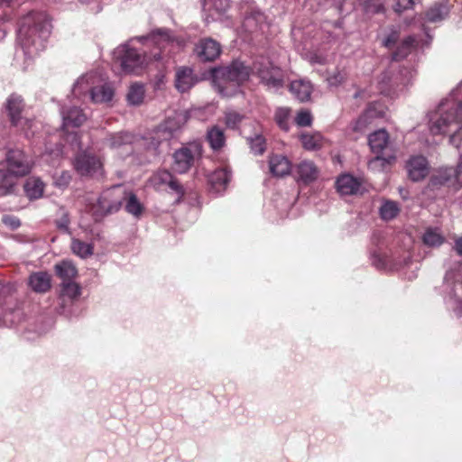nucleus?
<instances>
[{
  "label": "nucleus",
  "mask_w": 462,
  "mask_h": 462,
  "mask_svg": "<svg viewBox=\"0 0 462 462\" xmlns=\"http://www.w3.org/2000/svg\"><path fill=\"white\" fill-rule=\"evenodd\" d=\"M12 0H0V5H7L11 2Z\"/></svg>",
  "instance_id": "nucleus-56"
},
{
  "label": "nucleus",
  "mask_w": 462,
  "mask_h": 462,
  "mask_svg": "<svg viewBox=\"0 0 462 462\" xmlns=\"http://www.w3.org/2000/svg\"><path fill=\"white\" fill-rule=\"evenodd\" d=\"M400 208L397 202L392 200L384 201L380 207V216L383 220H392L397 217Z\"/></svg>",
  "instance_id": "nucleus-39"
},
{
  "label": "nucleus",
  "mask_w": 462,
  "mask_h": 462,
  "mask_svg": "<svg viewBox=\"0 0 462 462\" xmlns=\"http://www.w3.org/2000/svg\"><path fill=\"white\" fill-rule=\"evenodd\" d=\"M61 292L63 296H67L69 299H75L80 294V288L79 284L72 281L63 282Z\"/></svg>",
  "instance_id": "nucleus-44"
},
{
  "label": "nucleus",
  "mask_w": 462,
  "mask_h": 462,
  "mask_svg": "<svg viewBox=\"0 0 462 462\" xmlns=\"http://www.w3.org/2000/svg\"><path fill=\"white\" fill-rule=\"evenodd\" d=\"M144 95V86L136 82L130 86L126 98L130 105L139 106L143 103Z\"/></svg>",
  "instance_id": "nucleus-33"
},
{
  "label": "nucleus",
  "mask_w": 462,
  "mask_h": 462,
  "mask_svg": "<svg viewBox=\"0 0 462 462\" xmlns=\"http://www.w3.org/2000/svg\"><path fill=\"white\" fill-rule=\"evenodd\" d=\"M409 177L413 181L423 180L429 173V163L424 156H412L407 162Z\"/></svg>",
  "instance_id": "nucleus-15"
},
{
  "label": "nucleus",
  "mask_w": 462,
  "mask_h": 462,
  "mask_svg": "<svg viewBox=\"0 0 462 462\" xmlns=\"http://www.w3.org/2000/svg\"><path fill=\"white\" fill-rule=\"evenodd\" d=\"M70 248L73 254L80 258H87L91 256L94 253V247L91 244L83 242L77 238H73L71 240Z\"/></svg>",
  "instance_id": "nucleus-37"
},
{
  "label": "nucleus",
  "mask_w": 462,
  "mask_h": 462,
  "mask_svg": "<svg viewBox=\"0 0 462 462\" xmlns=\"http://www.w3.org/2000/svg\"><path fill=\"white\" fill-rule=\"evenodd\" d=\"M196 82L192 69L189 68H180L175 75V87L180 92L188 91Z\"/></svg>",
  "instance_id": "nucleus-21"
},
{
  "label": "nucleus",
  "mask_w": 462,
  "mask_h": 462,
  "mask_svg": "<svg viewBox=\"0 0 462 462\" xmlns=\"http://www.w3.org/2000/svg\"><path fill=\"white\" fill-rule=\"evenodd\" d=\"M55 270L60 278L63 282L72 281L78 273L77 268L70 262L63 261L62 263L55 265Z\"/></svg>",
  "instance_id": "nucleus-34"
},
{
  "label": "nucleus",
  "mask_w": 462,
  "mask_h": 462,
  "mask_svg": "<svg viewBox=\"0 0 462 462\" xmlns=\"http://www.w3.org/2000/svg\"><path fill=\"white\" fill-rule=\"evenodd\" d=\"M125 189L122 186H115L104 191L92 207L96 218L116 212L125 199Z\"/></svg>",
  "instance_id": "nucleus-5"
},
{
  "label": "nucleus",
  "mask_w": 462,
  "mask_h": 462,
  "mask_svg": "<svg viewBox=\"0 0 462 462\" xmlns=\"http://www.w3.org/2000/svg\"><path fill=\"white\" fill-rule=\"evenodd\" d=\"M416 1L417 0H396L394 11L400 14L407 9H410L415 5Z\"/></svg>",
  "instance_id": "nucleus-50"
},
{
  "label": "nucleus",
  "mask_w": 462,
  "mask_h": 462,
  "mask_svg": "<svg viewBox=\"0 0 462 462\" xmlns=\"http://www.w3.org/2000/svg\"><path fill=\"white\" fill-rule=\"evenodd\" d=\"M385 79H386V75H383V79H382L381 84H383V83H384Z\"/></svg>",
  "instance_id": "nucleus-58"
},
{
  "label": "nucleus",
  "mask_w": 462,
  "mask_h": 462,
  "mask_svg": "<svg viewBox=\"0 0 462 462\" xmlns=\"http://www.w3.org/2000/svg\"><path fill=\"white\" fill-rule=\"evenodd\" d=\"M101 10V7L97 5V9L95 10L96 13L99 12Z\"/></svg>",
  "instance_id": "nucleus-57"
},
{
  "label": "nucleus",
  "mask_w": 462,
  "mask_h": 462,
  "mask_svg": "<svg viewBox=\"0 0 462 462\" xmlns=\"http://www.w3.org/2000/svg\"><path fill=\"white\" fill-rule=\"evenodd\" d=\"M361 187L358 179L350 174H344L337 180V191L342 195L356 194Z\"/></svg>",
  "instance_id": "nucleus-19"
},
{
  "label": "nucleus",
  "mask_w": 462,
  "mask_h": 462,
  "mask_svg": "<svg viewBox=\"0 0 462 462\" xmlns=\"http://www.w3.org/2000/svg\"><path fill=\"white\" fill-rule=\"evenodd\" d=\"M380 89H381V91H382V92L386 91L385 88H384V87H383V86L380 88Z\"/></svg>",
  "instance_id": "nucleus-60"
},
{
  "label": "nucleus",
  "mask_w": 462,
  "mask_h": 462,
  "mask_svg": "<svg viewBox=\"0 0 462 462\" xmlns=\"http://www.w3.org/2000/svg\"><path fill=\"white\" fill-rule=\"evenodd\" d=\"M445 241V237L439 228L429 227L422 236L424 245L430 247H438Z\"/></svg>",
  "instance_id": "nucleus-32"
},
{
  "label": "nucleus",
  "mask_w": 462,
  "mask_h": 462,
  "mask_svg": "<svg viewBox=\"0 0 462 462\" xmlns=\"http://www.w3.org/2000/svg\"><path fill=\"white\" fill-rule=\"evenodd\" d=\"M346 79L345 73L341 71H336L329 77H328L327 81L330 87H338L341 83H343Z\"/></svg>",
  "instance_id": "nucleus-49"
},
{
  "label": "nucleus",
  "mask_w": 462,
  "mask_h": 462,
  "mask_svg": "<svg viewBox=\"0 0 462 462\" xmlns=\"http://www.w3.org/2000/svg\"><path fill=\"white\" fill-rule=\"evenodd\" d=\"M384 0H365V7L368 13H380L383 10Z\"/></svg>",
  "instance_id": "nucleus-48"
},
{
  "label": "nucleus",
  "mask_w": 462,
  "mask_h": 462,
  "mask_svg": "<svg viewBox=\"0 0 462 462\" xmlns=\"http://www.w3.org/2000/svg\"><path fill=\"white\" fill-rule=\"evenodd\" d=\"M207 140L214 151L220 150L226 143L224 130L217 125L211 127L207 132Z\"/></svg>",
  "instance_id": "nucleus-30"
},
{
  "label": "nucleus",
  "mask_w": 462,
  "mask_h": 462,
  "mask_svg": "<svg viewBox=\"0 0 462 462\" xmlns=\"http://www.w3.org/2000/svg\"><path fill=\"white\" fill-rule=\"evenodd\" d=\"M71 176L68 171H62L59 177L55 179V184L59 187L69 185Z\"/></svg>",
  "instance_id": "nucleus-52"
},
{
  "label": "nucleus",
  "mask_w": 462,
  "mask_h": 462,
  "mask_svg": "<svg viewBox=\"0 0 462 462\" xmlns=\"http://www.w3.org/2000/svg\"><path fill=\"white\" fill-rule=\"evenodd\" d=\"M200 146L197 143L189 144L177 150L173 154V169L179 173L187 172L193 165L197 157L200 156Z\"/></svg>",
  "instance_id": "nucleus-10"
},
{
  "label": "nucleus",
  "mask_w": 462,
  "mask_h": 462,
  "mask_svg": "<svg viewBox=\"0 0 462 462\" xmlns=\"http://www.w3.org/2000/svg\"><path fill=\"white\" fill-rule=\"evenodd\" d=\"M270 171L273 175L283 177L291 172V162L282 155H274L269 161Z\"/></svg>",
  "instance_id": "nucleus-24"
},
{
  "label": "nucleus",
  "mask_w": 462,
  "mask_h": 462,
  "mask_svg": "<svg viewBox=\"0 0 462 462\" xmlns=\"http://www.w3.org/2000/svg\"><path fill=\"white\" fill-rule=\"evenodd\" d=\"M29 284L36 292H46L51 288V277L46 273H35L30 276Z\"/></svg>",
  "instance_id": "nucleus-26"
},
{
  "label": "nucleus",
  "mask_w": 462,
  "mask_h": 462,
  "mask_svg": "<svg viewBox=\"0 0 462 462\" xmlns=\"http://www.w3.org/2000/svg\"><path fill=\"white\" fill-rule=\"evenodd\" d=\"M114 96V89L109 84H103L92 88L90 90V98L94 103L109 102Z\"/></svg>",
  "instance_id": "nucleus-27"
},
{
  "label": "nucleus",
  "mask_w": 462,
  "mask_h": 462,
  "mask_svg": "<svg viewBox=\"0 0 462 462\" xmlns=\"http://www.w3.org/2000/svg\"><path fill=\"white\" fill-rule=\"evenodd\" d=\"M372 112L370 110L365 111L361 115L353 125V130L356 132H363L367 125L370 124L372 119Z\"/></svg>",
  "instance_id": "nucleus-45"
},
{
  "label": "nucleus",
  "mask_w": 462,
  "mask_h": 462,
  "mask_svg": "<svg viewBox=\"0 0 462 462\" xmlns=\"http://www.w3.org/2000/svg\"><path fill=\"white\" fill-rule=\"evenodd\" d=\"M298 180L305 184L314 181L319 175V170L310 161H303L297 165Z\"/></svg>",
  "instance_id": "nucleus-23"
},
{
  "label": "nucleus",
  "mask_w": 462,
  "mask_h": 462,
  "mask_svg": "<svg viewBox=\"0 0 462 462\" xmlns=\"http://www.w3.org/2000/svg\"><path fill=\"white\" fill-rule=\"evenodd\" d=\"M249 11H246L242 28L245 32L249 33L256 32L265 26L264 14L254 6H250Z\"/></svg>",
  "instance_id": "nucleus-14"
},
{
  "label": "nucleus",
  "mask_w": 462,
  "mask_h": 462,
  "mask_svg": "<svg viewBox=\"0 0 462 462\" xmlns=\"http://www.w3.org/2000/svg\"><path fill=\"white\" fill-rule=\"evenodd\" d=\"M229 6V0H203V11L207 14L206 21L217 20Z\"/></svg>",
  "instance_id": "nucleus-17"
},
{
  "label": "nucleus",
  "mask_w": 462,
  "mask_h": 462,
  "mask_svg": "<svg viewBox=\"0 0 462 462\" xmlns=\"http://www.w3.org/2000/svg\"><path fill=\"white\" fill-rule=\"evenodd\" d=\"M62 155V147L60 144H56L53 149L48 150L43 152L42 160L47 163L55 165L59 162Z\"/></svg>",
  "instance_id": "nucleus-41"
},
{
  "label": "nucleus",
  "mask_w": 462,
  "mask_h": 462,
  "mask_svg": "<svg viewBox=\"0 0 462 462\" xmlns=\"http://www.w3.org/2000/svg\"><path fill=\"white\" fill-rule=\"evenodd\" d=\"M247 142L252 152L255 155H261L266 150V140L260 134H255L254 136L248 137Z\"/></svg>",
  "instance_id": "nucleus-40"
},
{
  "label": "nucleus",
  "mask_w": 462,
  "mask_h": 462,
  "mask_svg": "<svg viewBox=\"0 0 462 462\" xmlns=\"http://www.w3.org/2000/svg\"><path fill=\"white\" fill-rule=\"evenodd\" d=\"M154 46V50L149 55L139 52L128 43L120 45L114 51V59L119 61L121 69L125 73L138 74L148 60H160L163 58L166 49L174 43L171 32L168 29H157L147 37H143Z\"/></svg>",
  "instance_id": "nucleus-1"
},
{
  "label": "nucleus",
  "mask_w": 462,
  "mask_h": 462,
  "mask_svg": "<svg viewBox=\"0 0 462 462\" xmlns=\"http://www.w3.org/2000/svg\"><path fill=\"white\" fill-rule=\"evenodd\" d=\"M313 87L310 81L305 79L294 80L290 84V91L300 102L310 100Z\"/></svg>",
  "instance_id": "nucleus-22"
},
{
  "label": "nucleus",
  "mask_w": 462,
  "mask_h": 462,
  "mask_svg": "<svg viewBox=\"0 0 462 462\" xmlns=\"http://www.w3.org/2000/svg\"><path fill=\"white\" fill-rule=\"evenodd\" d=\"M195 51L201 60L212 61L219 56L221 47L217 41L211 38H206L199 41Z\"/></svg>",
  "instance_id": "nucleus-13"
},
{
  "label": "nucleus",
  "mask_w": 462,
  "mask_h": 462,
  "mask_svg": "<svg viewBox=\"0 0 462 462\" xmlns=\"http://www.w3.org/2000/svg\"><path fill=\"white\" fill-rule=\"evenodd\" d=\"M399 34L397 32H392L383 41V44L386 48H392L397 42Z\"/></svg>",
  "instance_id": "nucleus-53"
},
{
  "label": "nucleus",
  "mask_w": 462,
  "mask_h": 462,
  "mask_svg": "<svg viewBox=\"0 0 462 462\" xmlns=\"http://www.w3.org/2000/svg\"><path fill=\"white\" fill-rule=\"evenodd\" d=\"M152 181L157 188H161L163 185H168L169 188L176 191L177 194L180 196L184 194L182 186L172 177L169 171H159L152 176Z\"/></svg>",
  "instance_id": "nucleus-18"
},
{
  "label": "nucleus",
  "mask_w": 462,
  "mask_h": 462,
  "mask_svg": "<svg viewBox=\"0 0 462 462\" xmlns=\"http://www.w3.org/2000/svg\"><path fill=\"white\" fill-rule=\"evenodd\" d=\"M134 136L128 132H118L107 134L104 140V144L113 150L120 149L123 146L131 144Z\"/></svg>",
  "instance_id": "nucleus-20"
},
{
  "label": "nucleus",
  "mask_w": 462,
  "mask_h": 462,
  "mask_svg": "<svg viewBox=\"0 0 462 462\" xmlns=\"http://www.w3.org/2000/svg\"><path fill=\"white\" fill-rule=\"evenodd\" d=\"M455 250L457 254L462 255V237H459L455 242Z\"/></svg>",
  "instance_id": "nucleus-55"
},
{
  "label": "nucleus",
  "mask_w": 462,
  "mask_h": 462,
  "mask_svg": "<svg viewBox=\"0 0 462 462\" xmlns=\"http://www.w3.org/2000/svg\"><path fill=\"white\" fill-rule=\"evenodd\" d=\"M75 170L82 176H102L101 159L88 151L79 152L74 160Z\"/></svg>",
  "instance_id": "nucleus-8"
},
{
  "label": "nucleus",
  "mask_w": 462,
  "mask_h": 462,
  "mask_svg": "<svg viewBox=\"0 0 462 462\" xmlns=\"http://www.w3.org/2000/svg\"><path fill=\"white\" fill-rule=\"evenodd\" d=\"M90 76L87 75L78 79L74 84L72 94L77 97H80L82 95H86L88 90Z\"/></svg>",
  "instance_id": "nucleus-43"
},
{
  "label": "nucleus",
  "mask_w": 462,
  "mask_h": 462,
  "mask_svg": "<svg viewBox=\"0 0 462 462\" xmlns=\"http://www.w3.org/2000/svg\"><path fill=\"white\" fill-rule=\"evenodd\" d=\"M415 47V38L409 36L402 42L397 50L393 53V60H400L406 58Z\"/></svg>",
  "instance_id": "nucleus-36"
},
{
  "label": "nucleus",
  "mask_w": 462,
  "mask_h": 462,
  "mask_svg": "<svg viewBox=\"0 0 462 462\" xmlns=\"http://www.w3.org/2000/svg\"><path fill=\"white\" fill-rule=\"evenodd\" d=\"M3 222L6 225L11 226V228L15 229L20 226L21 223L20 220L16 217H10V216H5L3 217Z\"/></svg>",
  "instance_id": "nucleus-54"
},
{
  "label": "nucleus",
  "mask_w": 462,
  "mask_h": 462,
  "mask_svg": "<svg viewBox=\"0 0 462 462\" xmlns=\"http://www.w3.org/2000/svg\"><path fill=\"white\" fill-rule=\"evenodd\" d=\"M295 122L299 126H310L312 123V116L308 110H301L298 113Z\"/></svg>",
  "instance_id": "nucleus-47"
},
{
  "label": "nucleus",
  "mask_w": 462,
  "mask_h": 462,
  "mask_svg": "<svg viewBox=\"0 0 462 462\" xmlns=\"http://www.w3.org/2000/svg\"><path fill=\"white\" fill-rule=\"evenodd\" d=\"M60 226L67 228V224L61 223V225Z\"/></svg>",
  "instance_id": "nucleus-59"
},
{
  "label": "nucleus",
  "mask_w": 462,
  "mask_h": 462,
  "mask_svg": "<svg viewBox=\"0 0 462 462\" xmlns=\"http://www.w3.org/2000/svg\"><path fill=\"white\" fill-rule=\"evenodd\" d=\"M253 74L257 75L261 82L269 89L276 91L283 87L284 72L264 58H260L254 62Z\"/></svg>",
  "instance_id": "nucleus-6"
},
{
  "label": "nucleus",
  "mask_w": 462,
  "mask_h": 462,
  "mask_svg": "<svg viewBox=\"0 0 462 462\" xmlns=\"http://www.w3.org/2000/svg\"><path fill=\"white\" fill-rule=\"evenodd\" d=\"M23 107V98L16 94L11 95L6 100L5 108L13 125L17 126L23 124L22 112Z\"/></svg>",
  "instance_id": "nucleus-16"
},
{
  "label": "nucleus",
  "mask_w": 462,
  "mask_h": 462,
  "mask_svg": "<svg viewBox=\"0 0 462 462\" xmlns=\"http://www.w3.org/2000/svg\"><path fill=\"white\" fill-rule=\"evenodd\" d=\"M368 143L372 152L376 154V157L368 163L370 169L375 170L378 166H383L394 159V157L385 159L381 156V153L389 143V134L384 129H380L371 134L368 137Z\"/></svg>",
  "instance_id": "nucleus-7"
},
{
  "label": "nucleus",
  "mask_w": 462,
  "mask_h": 462,
  "mask_svg": "<svg viewBox=\"0 0 462 462\" xmlns=\"http://www.w3.org/2000/svg\"><path fill=\"white\" fill-rule=\"evenodd\" d=\"M448 14V7L446 4H436L426 13V21L437 23L443 20Z\"/></svg>",
  "instance_id": "nucleus-35"
},
{
  "label": "nucleus",
  "mask_w": 462,
  "mask_h": 462,
  "mask_svg": "<svg viewBox=\"0 0 462 462\" xmlns=\"http://www.w3.org/2000/svg\"><path fill=\"white\" fill-rule=\"evenodd\" d=\"M231 172L226 168H221L216 170L210 176L209 181L212 187L217 190L220 191L226 189V185L230 181Z\"/></svg>",
  "instance_id": "nucleus-28"
},
{
  "label": "nucleus",
  "mask_w": 462,
  "mask_h": 462,
  "mask_svg": "<svg viewBox=\"0 0 462 462\" xmlns=\"http://www.w3.org/2000/svg\"><path fill=\"white\" fill-rule=\"evenodd\" d=\"M62 118L61 128L69 132L70 128H77L82 125L87 120V116L79 106L63 105L60 108Z\"/></svg>",
  "instance_id": "nucleus-11"
},
{
  "label": "nucleus",
  "mask_w": 462,
  "mask_h": 462,
  "mask_svg": "<svg viewBox=\"0 0 462 462\" xmlns=\"http://www.w3.org/2000/svg\"><path fill=\"white\" fill-rule=\"evenodd\" d=\"M44 187L41 179L31 177L24 183V191L30 199H37L42 196Z\"/></svg>",
  "instance_id": "nucleus-29"
},
{
  "label": "nucleus",
  "mask_w": 462,
  "mask_h": 462,
  "mask_svg": "<svg viewBox=\"0 0 462 462\" xmlns=\"http://www.w3.org/2000/svg\"><path fill=\"white\" fill-rule=\"evenodd\" d=\"M243 120V116L236 111H228L225 115V123L228 128L236 129Z\"/></svg>",
  "instance_id": "nucleus-46"
},
{
  "label": "nucleus",
  "mask_w": 462,
  "mask_h": 462,
  "mask_svg": "<svg viewBox=\"0 0 462 462\" xmlns=\"http://www.w3.org/2000/svg\"><path fill=\"white\" fill-rule=\"evenodd\" d=\"M289 116H290V109L285 107H280L277 108L275 111L274 118L277 123V125L282 129V130H289Z\"/></svg>",
  "instance_id": "nucleus-42"
},
{
  "label": "nucleus",
  "mask_w": 462,
  "mask_h": 462,
  "mask_svg": "<svg viewBox=\"0 0 462 462\" xmlns=\"http://www.w3.org/2000/svg\"><path fill=\"white\" fill-rule=\"evenodd\" d=\"M51 28L48 15L43 12H32L23 18L18 38L24 55L33 58L45 49Z\"/></svg>",
  "instance_id": "nucleus-2"
},
{
  "label": "nucleus",
  "mask_w": 462,
  "mask_h": 462,
  "mask_svg": "<svg viewBox=\"0 0 462 462\" xmlns=\"http://www.w3.org/2000/svg\"><path fill=\"white\" fill-rule=\"evenodd\" d=\"M253 67L245 65L240 60L232 61L229 65L219 67L213 70V81L219 94L228 97L236 88L249 79Z\"/></svg>",
  "instance_id": "nucleus-4"
},
{
  "label": "nucleus",
  "mask_w": 462,
  "mask_h": 462,
  "mask_svg": "<svg viewBox=\"0 0 462 462\" xmlns=\"http://www.w3.org/2000/svg\"><path fill=\"white\" fill-rule=\"evenodd\" d=\"M183 120L184 119L181 115H178L174 117H169L157 128L154 139H157L158 143H160L176 138L183 125Z\"/></svg>",
  "instance_id": "nucleus-12"
},
{
  "label": "nucleus",
  "mask_w": 462,
  "mask_h": 462,
  "mask_svg": "<svg viewBox=\"0 0 462 462\" xmlns=\"http://www.w3.org/2000/svg\"><path fill=\"white\" fill-rule=\"evenodd\" d=\"M359 96V93L355 94V97H357Z\"/></svg>",
  "instance_id": "nucleus-61"
},
{
  "label": "nucleus",
  "mask_w": 462,
  "mask_h": 462,
  "mask_svg": "<svg viewBox=\"0 0 462 462\" xmlns=\"http://www.w3.org/2000/svg\"><path fill=\"white\" fill-rule=\"evenodd\" d=\"M16 176L7 170H0V196H5L14 192L17 183Z\"/></svg>",
  "instance_id": "nucleus-25"
},
{
  "label": "nucleus",
  "mask_w": 462,
  "mask_h": 462,
  "mask_svg": "<svg viewBox=\"0 0 462 462\" xmlns=\"http://www.w3.org/2000/svg\"><path fill=\"white\" fill-rule=\"evenodd\" d=\"M303 147L307 150H319L324 144V138L320 133H305L300 135Z\"/></svg>",
  "instance_id": "nucleus-31"
},
{
  "label": "nucleus",
  "mask_w": 462,
  "mask_h": 462,
  "mask_svg": "<svg viewBox=\"0 0 462 462\" xmlns=\"http://www.w3.org/2000/svg\"><path fill=\"white\" fill-rule=\"evenodd\" d=\"M125 196V199H124V202H125V210L134 217L141 216L143 207L137 199V197L134 193L127 192L126 190Z\"/></svg>",
  "instance_id": "nucleus-38"
},
{
  "label": "nucleus",
  "mask_w": 462,
  "mask_h": 462,
  "mask_svg": "<svg viewBox=\"0 0 462 462\" xmlns=\"http://www.w3.org/2000/svg\"><path fill=\"white\" fill-rule=\"evenodd\" d=\"M454 279H455V274L452 272H448L445 276V282H446L447 285H449V283L454 285V288L451 289L450 292L453 293L454 296H456L457 295V287L462 288V283H460L457 281H453Z\"/></svg>",
  "instance_id": "nucleus-51"
},
{
  "label": "nucleus",
  "mask_w": 462,
  "mask_h": 462,
  "mask_svg": "<svg viewBox=\"0 0 462 462\" xmlns=\"http://www.w3.org/2000/svg\"><path fill=\"white\" fill-rule=\"evenodd\" d=\"M7 171L23 177L27 175L32 167V159L21 149H11L5 154Z\"/></svg>",
  "instance_id": "nucleus-9"
},
{
  "label": "nucleus",
  "mask_w": 462,
  "mask_h": 462,
  "mask_svg": "<svg viewBox=\"0 0 462 462\" xmlns=\"http://www.w3.org/2000/svg\"><path fill=\"white\" fill-rule=\"evenodd\" d=\"M430 122V129L433 134H445L454 131L449 142L458 150L462 149V101H442Z\"/></svg>",
  "instance_id": "nucleus-3"
}]
</instances>
